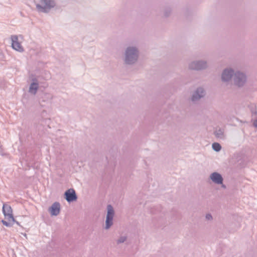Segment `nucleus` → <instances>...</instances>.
I'll return each mask as SVG.
<instances>
[{"mask_svg":"<svg viewBox=\"0 0 257 257\" xmlns=\"http://www.w3.org/2000/svg\"><path fill=\"white\" fill-rule=\"evenodd\" d=\"M139 54V49L136 47H127L124 52V64L129 65L135 64L138 60Z\"/></svg>","mask_w":257,"mask_h":257,"instance_id":"obj_1","label":"nucleus"},{"mask_svg":"<svg viewBox=\"0 0 257 257\" xmlns=\"http://www.w3.org/2000/svg\"><path fill=\"white\" fill-rule=\"evenodd\" d=\"M40 2L41 5L36 4V9L40 13H48L51 9L60 7L55 0H40Z\"/></svg>","mask_w":257,"mask_h":257,"instance_id":"obj_2","label":"nucleus"},{"mask_svg":"<svg viewBox=\"0 0 257 257\" xmlns=\"http://www.w3.org/2000/svg\"><path fill=\"white\" fill-rule=\"evenodd\" d=\"M114 215V210L111 205L107 206V214L105 220V229H108L113 224V219Z\"/></svg>","mask_w":257,"mask_h":257,"instance_id":"obj_3","label":"nucleus"},{"mask_svg":"<svg viewBox=\"0 0 257 257\" xmlns=\"http://www.w3.org/2000/svg\"><path fill=\"white\" fill-rule=\"evenodd\" d=\"M246 81V76L240 71L235 72L233 76L234 84L238 87H242Z\"/></svg>","mask_w":257,"mask_h":257,"instance_id":"obj_4","label":"nucleus"},{"mask_svg":"<svg viewBox=\"0 0 257 257\" xmlns=\"http://www.w3.org/2000/svg\"><path fill=\"white\" fill-rule=\"evenodd\" d=\"M207 67V62L205 60L194 61L189 64L190 69L197 71L205 69Z\"/></svg>","mask_w":257,"mask_h":257,"instance_id":"obj_5","label":"nucleus"},{"mask_svg":"<svg viewBox=\"0 0 257 257\" xmlns=\"http://www.w3.org/2000/svg\"><path fill=\"white\" fill-rule=\"evenodd\" d=\"M2 211L5 219L8 221H15V219L13 214V209L10 205L4 203Z\"/></svg>","mask_w":257,"mask_h":257,"instance_id":"obj_6","label":"nucleus"},{"mask_svg":"<svg viewBox=\"0 0 257 257\" xmlns=\"http://www.w3.org/2000/svg\"><path fill=\"white\" fill-rule=\"evenodd\" d=\"M64 197L68 203L76 201L77 199V194L73 188L67 190L64 194Z\"/></svg>","mask_w":257,"mask_h":257,"instance_id":"obj_7","label":"nucleus"},{"mask_svg":"<svg viewBox=\"0 0 257 257\" xmlns=\"http://www.w3.org/2000/svg\"><path fill=\"white\" fill-rule=\"evenodd\" d=\"M52 98V95L50 93L41 92L38 94L39 101L42 106L44 105V104H42V102L49 103L51 101Z\"/></svg>","mask_w":257,"mask_h":257,"instance_id":"obj_8","label":"nucleus"},{"mask_svg":"<svg viewBox=\"0 0 257 257\" xmlns=\"http://www.w3.org/2000/svg\"><path fill=\"white\" fill-rule=\"evenodd\" d=\"M235 72L233 69L226 68L222 71L221 79L223 82H228L234 76Z\"/></svg>","mask_w":257,"mask_h":257,"instance_id":"obj_9","label":"nucleus"},{"mask_svg":"<svg viewBox=\"0 0 257 257\" xmlns=\"http://www.w3.org/2000/svg\"><path fill=\"white\" fill-rule=\"evenodd\" d=\"M205 95V91L202 87L197 88L195 91L193 93L191 100L192 101H196L199 100L200 98L203 97Z\"/></svg>","mask_w":257,"mask_h":257,"instance_id":"obj_10","label":"nucleus"},{"mask_svg":"<svg viewBox=\"0 0 257 257\" xmlns=\"http://www.w3.org/2000/svg\"><path fill=\"white\" fill-rule=\"evenodd\" d=\"M12 47L14 50L22 52L24 51L23 47L21 43L18 41V36L16 35H12L11 36Z\"/></svg>","mask_w":257,"mask_h":257,"instance_id":"obj_11","label":"nucleus"},{"mask_svg":"<svg viewBox=\"0 0 257 257\" xmlns=\"http://www.w3.org/2000/svg\"><path fill=\"white\" fill-rule=\"evenodd\" d=\"M209 178L216 184L220 185L223 183V178L222 175L218 172H214L211 173Z\"/></svg>","mask_w":257,"mask_h":257,"instance_id":"obj_12","label":"nucleus"},{"mask_svg":"<svg viewBox=\"0 0 257 257\" xmlns=\"http://www.w3.org/2000/svg\"><path fill=\"white\" fill-rule=\"evenodd\" d=\"M49 211L50 212L52 216L58 215L60 211V204L58 202H54L49 208Z\"/></svg>","mask_w":257,"mask_h":257,"instance_id":"obj_13","label":"nucleus"},{"mask_svg":"<svg viewBox=\"0 0 257 257\" xmlns=\"http://www.w3.org/2000/svg\"><path fill=\"white\" fill-rule=\"evenodd\" d=\"M39 88V83H31L29 87V91L30 93L36 94Z\"/></svg>","mask_w":257,"mask_h":257,"instance_id":"obj_14","label":"nucleus"},{"mask_svg":"<svg viewBox=\"0 0 257 257\" xmlns=\"http://www.w3.org/2000/svg\"><path fill=\"white\" fill-rule=\"evenodd\" d=\"M224 133V132L223 129L221 128H219L218 130H216L214 132V134L216 138L222 140L224 139L225 138Z\"/></svg>","mask_w":257,"mask_h":257,"instance_id":"obj_15","label":"nucleus"},{"mask_svg":"<svg viewBox=\"0 0 257 257\" xmlns=\"http://www.w3.org/2000/svg\"><path fill=\"white\" fill-rule=\"evenodd\" d=\"M212 149L215 152H219L221 149V146L218 143H213L212 145Z\"/></svg>","mask_w":257,"mask_h":257,"instance_id":"obj_16","label":"nucleus"},{"mask_svg":"<svg viewBox=\"0 0 257 257\" xmlns=\"http://www.w3.org/2000/svg\"><path fill=\"white\" fill-rule=\"evenodd\" d=\"M172 9L170 7H167L165 8L164 10V16L165 17H168L171 13Z\"/></svg>","mask_w":257,"mask_h":257,"instance_id":"obj_17","label":"nucleus"},{"mask_svg":"<svg viewBox=\"0 0 257 257\" xmlns=\"http://www.w3.org/2000/svg\"><path fill=\"white\" fill-rule=\"evenodd\" d=\"M1 222L3 224L7 227H12L13 225V223L12 222V221H6L5 220H2Z\"/></svg>","mask_w":257,"mask_h":257,"instance_id":"obj_18","label":"nucleus"},{"mask_svg":"<svg viewBox=\"0 0 257 257\" xmlns=\"http://www.w3.org/2000/svg\"><path fill=\"white\" fill-rule=\"evenodd\" d=\"M126 236H125L120 237L116 241L117 244L123 243L126 240Z\"/></svg>","mask_w":257,"mask_h":257,"instance_id":"obj_19","label":"nucleus"},{"mask_svg":"<svg viewBox=\"0 0 257 257\" xmlns=\"http://www.w3.org/2000/svg\"><path fill=\"white\" fill-rule=\"evenodd\" d=\"M205 218L208 220L212 219V216L210 213L207 214L205 216Z\"/></svg>","mask_w":257,"mask_h":257,"instance_id":"obj_20","label":"nucleus"},{"mask_svg":"<svg viewBox=\"0 0 257 257\" xmlns=\"http://www.w3.org/2000/svg\"><path fill=\"white\" fill-rule=\"evenodd\" d=\"M0 155L2 156H8V154H7L6 153H4L3 152L2 149L1 148H0Z\"/></svg>","mask_w":257,"mask_h":257,"instance_id":"obj_21","label":"nucleus"},{"mask_svg":"<svg viewBox=\"0 0 257 257\" xmlns=\"http://www.w3.org/2000/svg\"><path fill=\"white\" fill-rule=\"evenodd\" d=\"M253 125L254 127L257 128V119H255L253 122Z\"/></svg>","mask_w":257,"mask_h":257,"instance_id":"obj_22","label":"nucleus"},{"mask_svg":"<svg viewBox=\"0 0 257 257\" xmlns=\"http://www.w3.org/2000/svg\"><path fill=\"white\" fill-rule=\"evenodd\" d=\"M32 83H39L38 81V80H37V79L36 78H33L32 79Z\"/></svg>","mask_w":257,"mask_h":257,"instance_id":"obj_23","label":"nucleus"},{"mask_svg":"<svg viewBox=\"0 0 257 257\" xmlns=\"http://www.w3.org/2000/svg\"><path fill=\"white\" fill-rule=\"evenodd\" d=\"M12 222L14 224V223H16L17 225H19V226H21L20 225V223L17 221L16 219H15V221H12Z\"/></svg>","mask_w":257,"mask_h":257,"instance_id":"obj_24","label":"nucleus"},{"mask_svg":"<svg viewBox=\"0 0 257 257\" xmlns=\"http://www.w3.org/2000/svg\"><path fill=\"white\" fill-rule=\"evenodd\" d=\"M221 185H222V187L223 188H225V187H226V186H225V185H224V184H221Z\"/></svg>","mask_w":257,"mask_h":257,"instance_id":"obj_25","label":"nucleus"},{"mask_svg":"<svg viewBox=\"0 0 257 257\" xmlns=\"http://www.w3.org/2000/svg\"><path fill=\"white\" fill-rule=\"evenodd\" d=\"M252 113H254V114H256V111H255L254 112L252 111Z\"/></svg>","mask_w":257,"mask_h":257,"instance_id":"obj_26","label":"nucleus"}]
</instances>
